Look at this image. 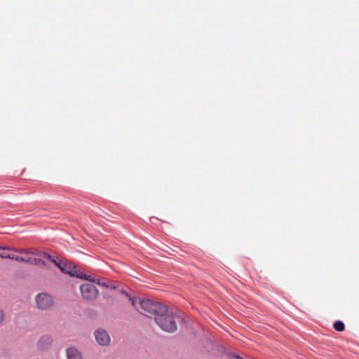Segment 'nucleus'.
<instances>
[{
	"label": "nucleus",
	"instance_id": "nucleus-1",
	"mask_svg": "<svg viewBox=\"0 0 359 359\" xmlns=\"http://www.w3.org/2000/svg\"><path fill=\"white\" fill-rule=\"evenodd\" d=\"M133 306L137 311L149 318H156L160 313V310L165 307V305L154 302L149 299L130 298Z\"/></svg>",
	"mask_w": 359,
	"mask_h": 359
},
{
	"label": "nucleus",
	"instance_id": "nucleus-2",
	"mask_svg": "<svg viewBox=\"0 0 359 359\" xmlns=\"http://www.w3.org/2000/svg\"><path fill=\"white\" fill-rule=\"evenodd\" d=\"M179 316L177 313L166 306L160 310V313L154 319L156 323L164 331L173 332L177 330V320Z\"/></svg>",
	"mask_w": 359,
	"mask_h": 359
},
{
	"label": "nucleus",
	"instance_id": "nucleus-3",
	"mask_svg": "<svg viewBox=\"0 0 359 359\" xmlns=\"http://www.w3.org/2000/svg\"><path fill=\"white\" fill-rule=\"evenodd\" d=\"M62 272L67 273L71 276H75L81 279L87 280L88 281L94 282L97 285H103L100 283L99 279L88 276L81 272L78 268L71 262H69L62 257L60 258L56 265Z\"/></svg>",
	"mask_w": 359,
	"mask_h": 359
},
{
	"label": "nucleus",
	"instance_id": "nucleus-4",
	"mask_svg": "<svg viewBox=\"0 0 359 359\" xmlns=\"http://www.w3.org/2000/svg\"><path fill=\"white\" fill-rule=\"evenodd\" d=\"M34 307L38 310L46 311L51 310L55 306L53 296L48 292H41L34 299Z\"/></svg>",
	"mask_w": 359,
	"mask_h": 359
},
{
	"label": "nucleus",
	"instance_id": "nucleus-5",
	"mask_svg": "<svg viewBox=\"0 0 359 359\" xmlns=\"http://www.w3.org/2000/svg\"><path fill=\"white\" fill-rule=\"evenodd\" d=\"M0 257L15 259L16 261H20V262H29V263H32V264H34L35 265L40 266L42 267H48L47 263L43 259V254L39 255L38 257H34L33 259H31V258H29V257H22V256H15L11 253L0 252Z\"/></svg>",
	"mask_w": 359,
	"mask_h": 359
},
{
	"label": "nucleus",
	"instance_id": "nucleus-6",
	"mask_svg": "<svg viewBox=\"0 0 359 359\" xmlns=\"http://www.w3.org/2000/svg\"><path fill=\"white\" fill-rule=\"evenodd\" d=\"M83 283L80 286L82 297L88 300L95 299L98 296L97 289L92 284L93 282Z\"/></svg>",
	"mask_w": 359,
	"mask_h": 359
},
{
	"label": "nucleus",
	"instance_id": "nucleus-7",
	"mask_svg": "<svg viewBox=\"0 0 359 359\" xmlns=\"http://www.w3.org/2000/svg\"><path fill=\"white\" fill-rule=\"evenodd\" d=\"M93 335L97 343L102 346H107L111 343L109 333L102 328H98L94 331Z\"/></svg>",
	"mask_w": 359,
	"mask_h": 359
},
{
	"label": "nucleus",
	"instance_id": "nucleus-8",
	"mask_svg": "<svg viewBox=\"0 0 359 359\" xmlns=\"http://www.w3.org/2000/svg\"><path fill=\"white\" fill-rule=\"evenodd\" d=\"M53 343V338L48 334L43 335L40 337L37 343V347L40 351L47 350Z\"/></svg>",
	"mask_w": 359,
	"mask_h": 359
},
{
	"label": "nucleus",
	"instance_id": "nucleus-9",
	"mask_svg": "<svg viewBox=\"0 0 359 359\" xmlns=\"http://www.w3.org/2000/svg\"><path fill=\"white\" fill-rule=\"evenodd\" d=\"M65 352L67 359H83L81 353L74 346L68 347Z\"/></svg>",
	"mask_w": 359,
	"mask_h": 359
},
{
	"label": "nucleus",
	"instance_id": "nucleus-10",
	"mask_svg": "<svg viewBox=\"0 0 359 359\" xmlns=\"http://www.w3.org/2000/svg\"><path fill=\"white\" fill-rule=\"evenodd\" d=\"M60 258V257H55L50 254L43 253V259L46 261V263L48 262H50L57 265V262L59 261Z\"/></svg>",
	"mask_w": 359,
	"mask_h": 359
},
{
	"label": "nucleus",
	"instance_id": "nucleus-11",
	"mask_svg": "<svg viewBox=\"0 0 359 359\" xmlns=\"http://www.w3.org/2000/svg\"><path fill=\"white\" fill-rule=\"evenodd\" d=\"M334 327L337 331H342L344 330V325L341 321H337L334 323Z\"/></svg>",
	"mask_w": 359,
	"mask_h": 359
},
{
	"label": "nucleus",
	"instance_id": "nucleus-12",
	"mask_svg": "<svg viewBox=\"0 0 359 359\" xmlns=\"http://www.w3.org/2000/svg\"><path fill=\"white\" fill-rule=\"evenodd\" d=\"M4 318V313L2 310L0 309V323L3 321Z\"/></svg>",
	"mask_w": 359,
	"mask_h": 359
}]
</instances>
